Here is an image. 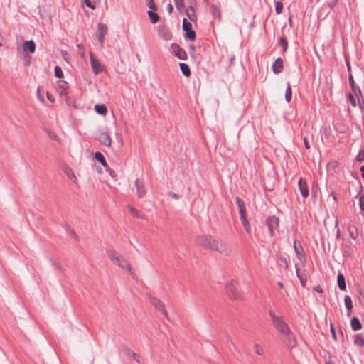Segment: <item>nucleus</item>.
I'll use <instances>...</instances> for the list:
<instances>
[{"label": "nucleus", "mask_w": 364, "mask_h": 364, "mask_svg": "<svg viewBox=\"0 0 364 364\" xmlns=\"http://www.w3.org/2000/svg\"><path fill=\"white\" fill-rule=\"evenodd\" d=\"M197 243L201 247L217 251L220 253L227 255L228 249L223 244L222 241L216 240L213 236L210 235H199L196 238Z\"/></svg>", "instance_id": "nucleus-1"}, {"label": "nucleus", "mask_w": 364, "mask_h": 364, "mask_svg": "<svg viewBox=\"0 0 364 364\" xmlns=\"http://www.w3.org/2000/svg\"><path fill=\"white\" fill-rule=\"evenodd\" d=\"M107 254L112 261L116 262L117 264L121 268L126 269L131 273L132 277H134V272H132L131 264L123 257L120 256L117 252L111 249L107 250Z\"/></svg>", "instance_id": "nucleus-2"}, {"label": "nucleus", "mask_w": 364, "mask_h": 364, "mask_svg": "<svg viewBox=\"0 0 364 364\" xmlns=\"http://www.w3.org/2000/svg\"><path fill=\"white\" fill-rule=\"evenodd\" d=\"M269 315L275 329L281 334L288 333L290 329L288 324L284 321L282 316H277L272 310L269 311Z\"/></svg>", "instance_id": "nucleus-3"}, {"label": "nucleus", "mask_w": 364, "mask_h": 364, "mask_svg": "<svg viewBox=\"0 0 364 364\" xmlns=\"http://www.w3.org/2000/svg\"><path fill=\"white\" fill-rule=\"evenodd\" d=\"M279 219L275 215L268 216L265 220V225L269 230V234L271 237L274 235V230L279 227Z\"/></svg>", "instance_id": "nucleus-4"}, {"label": "nucleus", "mask_w": 364, "mask_h": 364, "mask_svg": "<svg viewBox=\"0 0 364 364\" xmlns=\"http://www.w3.org/2000/svg\"><path fill=\"white\" fill-rule=\"evenodd\" d=\"M182 29L184 31L185 39L191 41L196 39V32L192 29V24L186 18L183 19Z\"/></svg>", "instance_id": "nucleus-5"}, {"label": "nucleus", "mask_w": 364, "mask_h": 364, "mask_svg": "<svg viewBox=\"0 0 364 364\" xmlns=\"http://www.w3.org/2000/svg\"><path fill=\"white\" fill-rule=\"evenodd\" d=\"M225 292L228 297L232 300H242V296L238 291L232 282H229L225 285Z\"/></svg>", "instance_id": "nucleus-6"}, {"label": "nucleus", "mask_w": 364, "mask_h": 364, "mask_svg": "<svg viewBox=\"0 0 364 364\" xmlns=\"http://www.w3.org/2000/svg\"><path fill=\"white\" fill-rule=\"evenodd\" d=\"M294 250L295 254L296 255L297 259L302 263L305 264L306 262V257L304 250V248L300 242H297L296 240L294 241Z\"/></svg>", "instance_id": "nucleus-7"}, {"label": "nucleus", "mask_w": 364, "mask_h": 364, "mask_svg": "<svg viewBox=\"0 0 364 364\" xmlns=\"http://www.w3.org/2000/svg\"><path fill=\"white\" fill-rule=\"evenodd\" d=\"M172 53L180 60H186L188 58L186 50L182 48L177 43H172L171 45Z\"/></svg>", "instance_id": "nucleus-8"}, {"label": "nucleus", "mask_w": 364, "mask_h": 364, "mask_svg": "<svg viewBox=\"0 0 364 364\" xmlns=\"http://www.w3.org/2000/svg\"><path fill=\"white\" fill-rule=\"evenodd\" d=\"M149 301L155 307L156 309H157L158 311H161L163 315L166 318L168 319V313H167V311H166V309L164 308V304L161 302V301L159 299H158V298H156L155 296H149Z\"/></svg>", "instance_id": "nucleus-9"}, {"label": "nucleus", "mask_w": 364, "mask_h": 364, "mask_svg": "<svg viewBox=\"0 0 364 364\" xmlns=\"http://www.w3.org/2000/svg\"><path fill=\"white\" fill-rule=\"evenodd\" d=\"M159 36L165 41H170L172 38V33L166 24H160L157 26Z\"/></svg>", "instance_id": "nucleus-10"}, {"label": "nucleus", "mask_w": 364, "mask_h": 364, "mask_svg": "<svg viewBox=\"0 0 364 364\" xmlns=\"http://www.w3.org/2000/svg\"><path fill=\"white\" fill-rule=\"evenodd\" d=\"M107 26L102 23L97 24V36L101 47L103 46L105 35L107 33Z\"/></svg>", "instance_id": "nucleus-11"}, {"label": "nucleus", "mask_w": 364, "mask_h": 364, "mask_svg": "<svg viewBox=\"0 0 364 364\" xmlns=\"http://www.w3.org/2000/svg\"><path fill=\"white\" fill-rule=\"evenodd\" d=\"M98 141L107 147H109L112 144L111 137L108 132H100L97 135Z\"/></svg>", "instance_id": "nucleus-12"}, {"label": "nucleus", "mask_w": 364, "mask_h": 364, "mask_svg": "<svg viewBox=\"0 0 364 364\" xmlns=\"http://www.w3.org/2000/svg\"><path fill=\"white\" fill-rule=\"evenodd\" d=\"M90 63L93 73L95 75L99 74L103 70V68L99 60L95 57L92 53H90Z\"/></svg>", "instance_id": "nucleus-13"}, {"label": "nucleus", "mask_w": 364, "mask_h": 364, "mask_svg": "<svg viewBox=\"0 0 364 364\" xmlns=\"http://www.w3.org/2000/svg\"><path fill=\"white\" fill-rule=\"evenodd\" d=\"M283 335L286 338L285 343H286V346L288 348H293L296 346L297 341H296V337H295L294 334L291 331L290 329L289 330L288 333H285Z\"/></svg>", "instance_id": "nucleus-14"}, {"label": "nucleus", "mask_w": 364, "mask_h": 364, "mask_svg": "<svg viewBox=\"0 0 364 364\" xmlns=\"http://www.w3.org/2000/svg\"><path fill=\"white\" fill-rule=\"evenodd\" d=\"M298 186L300 193L303 198H306L309 196V187L307 183L303 181L302 178H300L298 181Z\"/></svg>", "instance_id": "nucleus-15"}, {"label": "nucleus", "mask_w": 364, "mask_h": 364, "mask_svg": "<svg viewBox=\"0 0 364 364\" xmlns=\"http://www.w3.org/2000/svg\"><path fill=\"white\" fill-rule=\"evenodd\" d=\"M134 185L136 188L138 198H143L146 193L144 183L139 179H136L134 182Z\"/></svg>", "instance_id": "nucleus-16"}, {"label": "nucleus", "mask_w": 364, "mask_h": 364, "mask_svg": "<svg viewBox=\"0 0 364 364\" xmlns=\"http://www.w3.org/2000/svg\"><path fill=\"white\" fill-rule=\"evenodd\" d=\"M284 69L283 60L281 58H278L273 63L272 66V70L274 73L278 74L280 73Z\"/></svg>", "instance_id": "nucleus-17"}, {"label": "nucleus", "mask_w": 364, "mask_h": 364, "mask_svg": "<svg viewBox=\"0 0 364 364\" xmlns=\"http://www.w3.org/2000/svg\"><path fill=\"white\" fill-rule=\"evenodd\" d=\"M240 215V219L241 220L242 225L246 231L247 233L250 234L251 231V225L250 222L247 220V213H241Z\"/></svg>", "instance_id": "nucleus-18"}, {"label": "nucleus", "mask_w": 364, "mask_h": 364, "mask_svg": "<svg viewBox=\"0 0 364 364\" xmlns=\"http://www.w3.org/2000/svg\"><path fill=\"white\" fill-rule=\"evenodd\" d=\"M347 230L349 233L350 237L353 240H356L358 237V230L357 227L353 224H348L347 226Z\"/></svg>", "instance_id": "nucleus-19"}, {"label": "nucleus", "mask_w": 364, "mask_h": 364, "mask_svg": "<svg viewBox=\"0 0 364 364\" xmlns=\"http://www.w3.org/2000/svg\"><path fill=\"white\" fill-rule=\"evenodd\" d=\"M23 48L24 50H28L30 53H34L36 51V44L33 40L23 42Z\"/></svg>", "instance_id": "nucleus-20"}, {"label": "nucleus", "mask_w": 364, "mask_h": 364, "mask_svg": "<svg viewBox=\"0 0 364 364\" xmlns=\"http://www.w3.org/2000/svg\"><path fill=\"white\" fill-rule=\"evenodd\" d=\"M123 352L128 356L132 357L133 359H134L137 363H140L139 360V355L132 350L131 348L129 347L124 346L122 347Z\"/></svg>", "instance_id": "nucleus-21"}, {"label": "nucleus", "mask_w": 364, "mask_h": 364, "mask_svg": "<svg viewBox=\"0 0 364 364\" xmlns=\"http://www.w3.org/2000/svg\"><path fill=\"white\" fill-rule=\"evenodd\" d=\"M235 202H236L237 208H238L239 214L246 213L247 209H246V205H245L244 200L242 198H240V197L236 196Z\"/></svg>", "instance_id": "nucleus-22"}, {"label": "nucleus", "mask_w": 364, "mask_h": 364, "mask_svg": "<svg viewBox=\"0 0 364 364\" xmlns=\"http://www.w3.org/2000/svg\"><path fill=\"white\" fill-rule=\"evenodd\" d=\"M186 14L190 21L196 22L197 16L195 14L194 7L192 4L189 5L188 9L186 10Z\"/></svg>", "instance_id": "nucleus-23"}, {"label": "nucleus", "mask_w": 364, "mask_h": 364, "mask_svg": "<svg viewBox=\"0 0 364 364\" xmlns=\"http://www.w3.org/2000/svg\"><path fill=\"white\" fill-rule=\"evenodd\" d=\"M351 328L354 331H359L362 328V324L358 317H353L350 320Z\"/></svg>", "instance_id": "nucleus-24"}, {"label": "nucleus", "mask_w": 364, "mask_h": 364, "mask_svg": "<svg viewBox=\"0 0 364 364\" xmlns=\"http://www.w3.org/2000/svg\"><path fill=\"white\" fill-rule=\"evenodd\" d=\"M95 158L98 162H100L101 164V165L102 166H104L106 168H109V167L104 157V155L101 152L96 151L95 153Z\"/></svg>", "instance_id": "nucleus-25"}, {"label": "nucleus", "mask_w": 364, "mask_h": 364, "mask_svg": "<svg viewBox=\"0 0 364 364\" xmlns=\"http://www.w3.org/2000/svg\"><path fill=\"white\" fill-rule=\"evenodd\" d=\"M337 284L340 290L345 291L346 289V280L344 276L339 273L337 276Z\"/></svg>", "instance_id": "nucleus-26"}, {"label": "nucleus", "mask_w": 364, "mask_h": 364, "mask_svg": "<svg viewBox=\"0 0 364 364\" xmlns=\"http://www.w3.org/2000/svg\"><path fill=\"white\" fill-rule=\"evenodd\" d=\"M179 67H180L181 73H183V75L185 77H188L191 76V72L190 68L188 64L184 63H180Z\"/></svg>", "instance_id": "nucleus-27"}, {"label": "nucleus", "mask_w": 364, "mask_h": 364, "mask_svg": "<svg viewBox=\"0 0 364 364\" xmlns=\"http://www.w3.org/2000/svg\"><path fill=\"white\" fill-rule=\"evenodd\" d=\"M64 173L68 177V178H70L73 183H77V177L75 176L73 171L70 168L65 167L64 168Z\"/></svg>", "instance_id": "nucleus-28"}, {"label": "nucleus", "mask_w": 364, "mask_h": 364, "mask_svg": "<svg viewBox=\"0 0 364 364\" xmlns=\"http://www.w3.org/2000/svg\"><path fill=\"white\" fill-rule=\"evenodd\" d=\"M344 303H345V306L348 311L347 314H348V316H349L353 309V302H352V300H351V298L350 296L346 295L344 296Z\"/></svg>", "instance_id": "nucleus-29"}, {"label": "nucleus", "mask_w": 364, "mask_h": 364, "mask_svg": "<svg viewBox=\"0 0 364 364\" xmlns=\"http://www.w3.org/2000/svg\"><path fill=\"white\" fill-rule=\"evenodd\" d=\"M210 13L213 16L217 18L218 20H221V13L219 8L215 4L210 6Z\"/></svg>", "instance_id": "nucleus-30"}, {"label": "nucleus", "mask_w": 364, "mask_h": 364, "mask_svg": "<svg viewBox=\"0 0 364 364\" xmlns=\"http://www.w3.org/2000/svg\"><path fill=\"white\" fill-rule=\"evenodd\" d=\"M95 110L101 115H105L107 112V108L104 104H96L95 105Z\"/></svg>", "instance_id": "nucleus-31"}, {"label": "nucleus", "mask_w": 364, "mask_h": 364, "mask_svg": "<svg viewBox=\"0 0 364 364\" xmlns=\"http://www.w3.org/2000/svg\"><path fill=\"white\" fill-rule=\"evenodd\" d=\"M279 45L282 49V52L285 53L288 48V41L284 36H282L279 40Z\"/></svg>", "instance_id": "nucleus-32"}, {"label": "nucleus", "mask_w": 364, "mask_h": 364, "mask_svg": "<svg viewBox=\"0 0 364 364\" xmlns=\"http://www.w3.org/2000/svg\"><path fill=\"white\" fill-rule=\"evenodd\" d=\"M58 88L61 90V95H66V90L68 88V83L65 80L57 82Z\"/></svg>", "instance_id": "nucleus-33"}, {"label": "nucleus", "mask_w": 364, "mask_h": 364, "mask_svg": "<svg viewBox=\"0 0 364 364\" xmlns=\"http://www.w3.org/2000/svg\"><path fill=\"white\" fill-rule=\"evenodd\" d=\"M155 11H149L147 13L149 20L152 23H157L160 19L159 16Z\"/></svg>", "instance_id": "nucleus-34"}, {"label": "nucleus", "mask_w": 364, "mask_h": 364, "mask_svg": "<svg viewBox=\"0 0 364 364\" xmlns=\"http://www.w3.org/2000/svg\"><path fill=\"white\" fill-rule=\"evenodd\" d=\"M292 91L289 82L287 83V87L285 90V100L287 102H289L291 100Z\"/></svg>", "instance_id": "nucleus-35"}, {"label": "nucleus", "mask_w": 364, "mask_h": 364, "mask_svg": "<svg viewBox=\"0 0 364 364\" xmlns=\"http://www.w3.org/2000/svg\"><path fill=\"white\" fill-rule=\"evenodd\" d=\"M176 7L180 12L185 8L184 0H173Z\"/></svg>", "instance_id": "nucleus-36"}, {"label": "nucleus", "mask_w": 364, "mask_h": 364, "mask_svg": "<svg viewBox=\"0 0 364 364\" xmlns=\"http://www.w3.org/2000/svg\"><path fill=\"white\" fill-rule=\"evenodd\" d=\"M54 75L57 78H63V72L61 68L58 65H56L54 68Z\"/></svg>", "instance_id": "nucleus-37"}, {"label": "nucleus", "mask_w": 364, "mask_h": 364, "mask_svg": "<svg viewBox=\"0 0 364 364\" xmlns=\"http://www.w3.org/2000/svg\"><path fill=\"white\" fill-rule=\"evenodd\" d=\"M353 94L358 97H361L362 95V92H361V90L360 88V87L358 85H354L353 86L350 87Z\"/></svg>", "instance_id": "nucleus-38"}, {"label": "nucleus", "mask_w": 364, "mask_h": 364, "mask_svg": "<svg viewBox=\"0 0 364 364\" xmlns=\"http://www.w3.org/2000/svg\"><path fill=\"white\" fill-rule=\"evenodd\" d=\"M354 343L359 346L364 345V338L359 334L355 336Z\"/></svg>", "instance_id": "nucleus-39"}, {"label": "nucleus", "mask_w": 364, "mask_h": 364, "mask_svg": "<svg viewBox=\"0 0 364 364\" xmlns=\"http://www.w3.org/2000/svg\"><path fill=\"white\" fill-rule=\"evenodd\" d=\"M129 212L132 215V216L139 218H143L142 215L136 208H134L133 207H129Z\"/></svg>", "instance_id": "nucleus-40"}, {"label": "nucleus", "mask_w": 364, "mask_h": 364, "mask_svg": "<svg viewBox=\"0 0 364 364\" xmlns=\"http://www.w3.org/2000/svg\"><path fill=\"white\" fill-rule=\"evenodd\" d=\"M82 3L85 4V5L91 9L92 10H95L96 9V4L97 3H94L93 0H81Z\"/></svg>", "instance_id": "nucleus-41"}, {"label": "nucleus", "mask_w": 364, "mask_h": 364, "mask_svg": "<svg viewBox=\"0 0 364 364\" xmlns=\"http://www.w3.org/2000/svg\"><path fill=\"white\" fill-rule=\"evenodd\" d=\"M346 96H347V98L349 100L350 103L351 104V105L353 107H356V101H355V99L353 93L349 92V93L347 94Z\"/></svg>", "instance_id": "nucleus-42"}, {"label": "nucleus", "mask_w": 364, "mask_h": 364, "mask_svg": "<svg viewBox=\"0 0 364 364\" xmlns=\"http://www.w3.org/2000/svg\"><path fill=\"white\" fill-rule=\"evenodd\" d=\"M282 9H283V4L280 1H277L275 3V12L277 14H279L280 13H282Z\"/></svg>", "instance_id": "nucleus-43"}, {"label": "nucleus", "mask_w": 364, "mask_h": 364, "mask_svg": "<svg viewBox=\"0 0 364 364\" xmlns=\"http://www.w3.org/2000/svg\"><path fill=\"white\" fill-rule=\"evenodd\" d=\"M355 159L359 162L364 161V149H360L359 151L358 154L355 157Z\"/></svg>", "instance_id": "nucleus-44"}, {"label": "nucleus", "mask_w": 364, "mask_h": 364, "mask_svg": "<svg viewBox=\"0 0 364 364\" xmlns=\"http://www.w3.org/2000/svg\"><path fill=\"white\" fill-rule=\"evenodd\" d=\"M254 350L255 352L259 355H262L264 353L262 348L259 344L257 343L254 345Z\"/></svg>", "instance_id": "nucleus-45"}, {"label": "nucleus", "mask_w": 364, "mask_h": 364, "mask_svg": "<svg viewBox=\"0 0 364 364\" xmlns=\"http://www.w3.org/2000/svg\"><path fill=\"white\" fill-rule=\"evenodd\" d=\"M147 6L150 9L149 11H156L157 9L154 0H147Z\"/></svg>", "instance_id": "nucleus-46"}, {"label": "nucleus", "mask_w": 364, "mask_h": 364, "mask_svg": "<svg viewBox=\"0 0 364 364\" xmlns=\"http://www.w3.org/2000/svg\"><path fill=\"white\" fill-rule=\"evenodd\" d=\"M358 106H359V108L360 109V110L362 112L364 111V99H363V95H361V97H358Z\"/></svg>", "instance_id": "nucleus-47"}, {"label": "nucleus", "mask_w": 364, "mask_h": 364, "mask_svg": "<svg viewBox=\"0 0 364 364\" xmlns=\"http://www.w3.org/2000/svg\"><path fill=\"white\" fill-rule=\"evenodd\" d=\"M77 47L78 48L79 54L82 56H85V48L82 43H79L77 45Z\"/></svg>", "instance_id": "nucleus-48"}, {"label": "nucleus", "mask_w": 364, "mask_h": 364, "mask_svg": "<svg viewBox=\"0 0 364 364\" xmlns=\"http://www.w3.org/2000/svg\"><path fill=\"white\" fill-rule=\"evenodd\" d=\"M330 330H331V333L332 335V337H333V340L335 341H337V336H336L335 328L333 327V324L332 323H331V324H330Z\"/></svg>", "instance_id": "nucleus-49"}, {"label": "nucleus", "mask_w": 364, "mask_h": 364, "mask_svg": "<svg viewBox=\"0 0 364 364\" xmlns=\"http://www.w3.org/2000/svg\"><path fill=\"white\" fill-rule=\"evenodd\" d=\"M339 1L340 0H331V1L327 3V6L328 7L332 9L337 5Z\"/></svg>", "instance_id": "nucleus-50"}, {"label": "nucleus", "mask_w": 364, "mask_h": 364, "mask_svg": "<svg viewBox=\"0 0 364 364\" xmlns=\"http://www.w3.org/2000/svg\"><path fill=\"white\" fill-rule=\"evenodd\" d=\"M359 205L360 210L364 212V194H362L360 197Z\"/></svg>", "instance_id": "nucleus-51"}, {"label": "nucleus", "mask_w": 364, "mask_h": 364, "mask_svg": "<svg viewBox=\"0 0 364 364\" xmlns=\"http://www.w3.org/2000/svg\"><path fill=\"white\" fill-rule=\"evenodd\" d=\"M348 81H349L350 87L355 85L353 75L351 73H349V75H348Z\"/></svg>", "instance_id": "nucleus-52"}, {"label": "nucleus", "mask_w": 364, "mask_h": 364, "mask_svg": "<svg viewBox=\"0 0 364 364\" xmlns=\"http://www.w3.org/2000/svg\"><path fill=\"white\" fill-rule=\"evenodd\" d=\"M279 259H280L281 262L282 263H284V268L287 269L288 268V262H287V259L284 257H282V256H281L279 257Z\"/></svg>", "instance_id": "nucleus-53"}, {"label": "nucleus", "mask_w": 364, "mask_h": 364, "mask_svg": "<svg viewBox=\"0 0 364 364\" xmlns=\"http://www.w3.org/2000/svg\"><path fill=\"white\" fill-rule=\"evenodd\" d=\"M46 97L49 101H50L51 102H54L55 97L52 94L49 93L48 92H46Z\"/></svg>", "instance_id": "nucleus-54"}, {"label": "nucleus", "mask_w": 364, "mask_h": 364, "mask_svg": "<svg viewBox=\"0 0 364 364\" xmlns=\"http://www.w3.org/2000/svg\"><path fill=\"white\" fill-rule=\"evenodd\" d=\"M31 64V57L30 56H25L24 59V65L28 66Z\"/></svg>", "instance_id": "nucleus-55"}, {"label": "nucleus", "mask_w": 364, "mask_h": 364, "mask_svg": "<svg viewBox=\"0 0 364 364\" xmlns=\"http://www.w3.org/2000/svg\"><path fill=\"white\" fill-rule=\"evenodd\" d=\"M313 289L318 293L323 292V289L320 285H316V286L314 287Z\"/></svg>", "instance_id": "nucleus-56"}, {"label": "nucleus", "mask_w": 364, "mask_h": 364, "mask_svg": "<svg viewBox=\"0 0 364 364\" xmlns=\"http://www.w3.org/2000/svg\"><path fill=\"white\" fill-rule=\"evenodd\" d=\"M166 9H167V11H168V14H171L173 12V5H172L171 3H169V4L167 5Z\"/></svg>", "instance_id": "nucleus-57"}, {"label": "nucleus", "mask_w": 364, "mask_h": 364, "mask_svg": "<svg viewBox=\"0 0 364 364\" xmlns=\"http://www.w3.org/2000/svg\"><path fill=\"white\" fill-rule=\"evenodd\" d=\"M346 67H347V70L349 72V73H351V66H350V61L348 59H346Z\"/></svg>", "instance_id": "nucleus-58"}, {"label": "nucleus", "mask_w": 364, "mask_h": 364, "mask_svg": "<svg viewBox=\"0 0 364 364\" xmlns=\"http://www.w3.org/2000/svg\"><path fill=\"white\" fill-rule=\"evenodd\" d=\"M52 264L58 269H61V265L60 264V263L54 261V260H52Z\"/></svg>", "instance_id": "nucleus-59"}, {"label": "nucleus", "mask_w": 364, "mask_h": 364, "mask_svg": "<svg viewBox=\"0 0 364 364\" xmlns=\"http://www.w3.org/2000/svg\"><path fill=\"white\" fill-rule=\"evenodd\" d=\"M304 146L306 149H310V144L307 140V139L306 137L304 138Z\"/></svg>", "instance_id": "nucleus-60"}, {"label": "nucleus", "mask_w": 364, "mask_h": 364, "mask_svg": "<svg viewBox=\"0 0 364 364\" xmlns=\"http://www.w3.org/2000/svg\"><path fill=\"white\" fill-rule=\"evenodd\" d=\"M168 195H169L171 197H172V198H175V199H178V198H179V196H178V194H176V193H175L172 192V191L169 192Z\"/></svg>", "instance_id": "nucleus-61"}, {"label": "nucleus", "mask_w": 364, "mask_h": 364, "mask_svg": "<svg viewBox=\"0 0 364 364\" xmlns=\"http://www.w3.org/2000/svg\"><path fill=\"white\" fill-rule=\"evenodd\" d=\"M37 96H38V99L41 101H42V102L44 101V99H43V96L40 94V89H39V87L37 90Z\"/></svg>", "instance_id": "nucleus-62"}, {"label": "nucleus", "mask_w": 364, "mask_h": 364, "mask_svg": "<svg viewBox=\"0 0 364 364\" xmlns=\"http://www.w3.org/2000/svg\"><path fill=\"white\" fill-rule=\"evenodd\" d=\"M341 237V231H340V229L338 228L337 230H336V237L337 239L340 238Z\"/></svg>", "instance_id": "nucleus-63"}, {"label": "nucleus", "mask_w": 364, "mask_h": 364, "mask_svg": "<svg viewBox=\"0 0 364 364\" xmlns=\"http://www.w3.org/2000/svg\"><path fill=\"white\" fill-rule=\"evenodd\" d=\"M360 171H361V176L363 178H364V165L360 167Z\"/></svg>", "instance_id": "nucleus-64"}]
</instances>
